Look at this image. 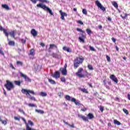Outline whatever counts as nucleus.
Returning <instances> with one entry per match:
<instances>
[{
  "mask_svg": "<svg viewBox=\"0 0 130 130\" xmlns=\"http://www.w3.org/2000/svg\"><path fill=\"white\" fill-rule=\"evenodd\" d=\"M57 95L58 96H59L60 98H61V96L63 95V92H58Z\"/></svg>",
  "mask_w": 130,
  "mask_h": 130,
  "instance_id": "obj_41",
  "label": "nucleus"
},
{
  "mask_svg": "<svg viewBox=\"0 0 130 130\" xmlns=\"http://www.w3.org/2000/svg\"><path fill=\"white\" fill-rule=\"evenodd\" d=\"M112 5L117 10H118V4H117V3L115 1L112 2Z\"/></svg>",
  "mask_w": 130,
  "mask_h": 130,
  "instance_id": "obj_17",
  "label": "nucleus"
},
{
  "mask_svg": "<svg viewBox=\"0 0 130 130\" xmlns=\"http://www.w3.org/2000/svg\"><path fill=\"white\" fill-rule=\"evenodd\" d=\"M16 64L17 66H20V67H23V62L21 61H16Z\"/></svg>",
  "mask_w": 130,
  "mask_h": 130,
  "instance_id": "obj_29",
  "label": "nucleus"
},
{
  "mask_svg": "<svg viewBox=\"0 0 130 130\" xmlns=\"http://www.w3.org/2000/svg\"><path fill=\"white\" fill-rule=\"evenodd\" d=\"M40 95L42 97H46V96H47V93H46V92H41L40 93Z\"/></svg>",
  "mask_w": 130,
  "mask_h": 130,
  "instance_id": "obj_32",
  "label": "nucleus"
},
{
  "mask_svg": "<svg viewBox=\"0 0 130 130\" xmlns=\"http://www.w3.org/2000/svg\"><path fill=\"white\" fill-rule=\"evenodd\" d=\"M36 112H38V113H40V114H43L44 113V111L41 110L36 109Z\"/></svg>",
  "mask_w": 130,
  "mask_h": 130,
  "instance_id": "obj_28",
  "label": "nucleus"
},
{
  "mask_svg": "<svg viewBox=\"0 0 130 130\" xmlns=\"http://www.w3.org/2000/svg\"><path fill=\"white\" fill-rule=\"evenodd\" d=\"M78 24H80V25H84V23L81 20H79L78 21Z\"/></svg>",
  "mask_w": 130,
  "mask_h": 130,
  "instance_id": "obj_55",
  "label": "nucleus"
},
{
  "mask_svg": "<svg viewBox=\"0 0 130 130\" xmlns=\"http://www.w3.org/2000/svg\"><path fill=\"white\" fill-rule=\"evenodd\" d=\"M9 34L10 35V36H11V37H13V38H15V34H16V31H12L8 34V35Z\"/></svg>",
  "mask_w": 130,
  "mask_h": 130,
  "instance_id": "obj_22",
  "label": "nucleus"
},
{
  "mask_svg": "<svg viewBox=\"0 0 130 130\" xmlns=\"http://www.w3.org/2000/svg\"><path fill=\"white\" fill-rule=\"evenodd\" d=\"M21 93H22V94H24L26 96H29V98L30 100H32L33 101H37L35 97L30 95V94H32V95H35V92H34V91L23 88L21 90Z\"/></svg>",
  "mask_w": 130,
  "mask_h": 130,
  "instance_id": "obj_1",
  "label": "nucleus"
},
{
  "mask_svg": "<svg viewBox=\"0 0 130 130\" xmlns=\"http://www.w3.org/2000/svg\"><path fill=\"white\" fill-rule=\"evenodd\" d=\"M80 90L83 93H85V94H89V91H88V90H87V89H86L85 88H80Z\"/></svg>",
  "mask_w": 130,
  "mask_h": 130,
  "instance_id": "obj_20",
  "label": "nucleus"
},
{
  "mask_svg": "<svg viewBox=\"0 0 130 130\" xmlns=\"http://www.w3.org/2000/svg\"><path fill=\"white\" fill-rule=\"evenodd\" d=\"M52 77H53V78H55L56 79H59V78H60V74L59 73V72L56 71L54 74L52 75Z\"/></svg>",
  "mask_w": 130,
  "mask_h": 130,
  "instance_id": "obj_13",
  "label": "nucleus"
},
{
  "mask_svg": "<svg viewBox=\"0 0 130 130\" xmlns=\"http://www.w3.org/2000/svg\"><path fill=\"white\" fill-rule=\"evenodd\" d=\"M99 28L100 30H101L102 29V25H99Z\"/></svg>",
  "mask_w": 130,
  "mask_h": 130,
  "instance_id": "obj_61",
  "label": "nucleus"
},
{
  "mask_svg": "<svg viewBox=\"0 0 130 130\" xmlns=\"http://www.w3.org/2000/svg\"><path fill=\"white\" fill-rule=\"evenodd\" d=\"M83 71V68H79L78 70V72L75 73V75L77 76V77H79V78H85V75L84 74H81Z\"/></svg>",
  "mask_w": 130,
  "mask_h": 130,
  "instance_id": "obj_6",
  "label": "nucleus"
},
{
  "mask_svg": "<svg viewBox=\"0 0 130 130\" xmlns=\"http://www.w3.org/2000/svg\"><path fill=\"white\" fill-rule=\"evenodd\" d=\"M63 50H64V51H67V50L68 49V47L64 46L62 48Z\"/></svg>",
  "mask_w": 130,
  "mask_h": 130,
  "instance_id": "obj_56",
  "label": "nucleus"
},
{
  "mask_svg": "<svg viewBox=\"0 0 130 130\" xmlns=\"http://www.w3.org/2000/svg\"><path fill=\"white\" fill-rule=\"evenodd\" d=\"M40 45L41 46H42V47H44V46H45V44L43 43H40Z\"/></svg>",
  "mask_w": 130,
  "mask_h": 130,
  "instance_id": "obj_57",
  "label": "nucleus"
},
{
  "mask_svg": "<svg viewBox=\"0 0 130 130\" xmlns=\"http://www.w3.org/2000/svg\"><path fill=\"white\" fill-rule=\"evenodd\" d=\"M103 83H104V86H106V80H103Z\"/></svg>",
  "mask_w": 130,
  "mask_h": 130,
  "instance_id": "obj_59",
  "label": "nucleus"
},
{
  "mask_svg": "<svg viewBox=\"0 0 130 130\" xmlns=\"http://www.w3.org/2000/svg\"><path fill=\"white\" fill-rule=\"evenodd\" d=\"M115 48H116V50H117V51H118V50H119V48H118V47H117V46H115Z\"/></svg>",
  "mask_w": 130,
  "mask_h": 130,
  "instance_id": "obj_60",
  "label": "nucleus"
},
{
  "mask_svg": "<svg viewBox=\"0 0 130 130\" xmlns=\"http://www.w3.org/2000/svg\"><path fill=\"white\" fill-rule=\"evenodd\" d=\"M127 97H128V100H130V94H128Z\"/></svg>",
  "mask_w": 130,
  "mask_h": 130,
  "instance_id": "obj_63",
  "label": "nucleus"
},
{
  "mask_svg": "<svg viewBox=\"0 0 130 130\" xmlns=\"http://www.w3.org/2000/svg\"><path fill=\"white\" fill-rule=\"evenodd\" d=\"M59 71L61 72V73L63 76H67V75L68 74V71L67 70V69L66 68H61L59 69Z\"/></svg>",
  "mask_w": 130,
  "mask_h": 130,
  "instance_id": "obj_10",
  "label": "nucleus"
},
{
  "mask_svg": "<svg viewBox=\"0 0 130 130\" xmlns=\"http://www.w3.org/2000/svg\"><path fill=\"white\" fill-rule=\"evenodd\" d=\"M78 117L81 118V119H82L83 121H87V122H88L89 119H94V115H93V114L91 113L88 114V115H87V118L84 115L80 114H78Z\"/></svg>",
  "mask_w": 130,
  "mask_h": 130,
  "instance_id": "obj_3",
  "label": "nucleus"
},
{
  "mask_svg": "<svg viewBox=\"0 0 130 130\" xmlns=\"http://www.w3.org/2000/svg\"><path fill=\"white\" fill-rule=\"evenodd\" d=\"M71 101L72 102H74L76 105H81V103H80V102H77V100H76V99L75 98H72L71 99Z\"/></svg>",
  "mask_w": 130,
  "mask_h": 130,
  "instance_id": "obj_18",
  "label": "nucleus"
},
{
  "mask_svg": "<svg viewBox=\"0 0 130 130\" xmlns=\"http://www.w3.org/2000/svg\"><path fill=\"white\" fill-rule=\"evenodd\" d=\"M114 124H117V125H121V123H120V122L116 119L114 120Z\"/></svg>",
  "mask_w": 130,
  "mask_h": 130,
  "instance_id": "obj_24",
  "label": "nucleus"
},
{
  "mask_svg": "<svg viewBox=\"0 0 130 130\" xmlns=\"http://www.w3.org/2000/svg\"><path fill=\"white\" fill-rule=\"evenodd\" d=\"M106 58H107V61H108L109 62H110V61H111V59H110V57H109V56L107 55Z\"/></svg>",
  "mask_w": 130,
  "mask_h": 130,
  "instance_id": "obj_46",
  "label": "nucleus"
},
{
  "mask_svg": "<svg viewBox=\"0 0 130 130\" xmlns=\"http://www.w3.org/2000/svg\"><path fill=\"white\" fill-rule=\"evenodd\" d=\"M111 40L113 41L114 43H115V42H116V39H115V38H112Z\"/></svg>",
  "mask_w": 130,
  "mask_h": 130,
  "instance_id": "obj_53",
  "label": "nucleus"
},
{
  "mask_svg": "<svg viewBox=\"0 0 130 130\" xmlns=\"http://www.w3.org/2000/svg\"><path fill=\"white\" fill-rule=\"evenodd\" d=\"M123 112H124V113L126 114V115H128V114H129L128 111L127 110H126V109H123Z\"/></svg>",
  "mask_w": 130,
  "mask_h": 130,
  "instance_id": "obj_36",
  "label": "nucleus"
},
{
  "mask_svg": "<svg viewBox=\"0 0 130 130\" xmlns=\"http://www.w3.org/2000/svg\"><path fill=\"white\" fill-rule=\"evenodd\" d=\"M30 2H31L32 4H36L37 2H38V0H30Z\"/></svg>",
  "mask_w": 130,
  "mask_h": 130,
  "instance_id": "obj_50",
  "label": "nucleus"
},
{
  "mask_svg": "<svg viewBox=\"0 0 130 130\" xmlns=\"http://www.w3.org/2000/svg\"><path fill=\"white\" fill-rule=\"evenodd\" d=\"M127 16H128V15L127 13H125L124 16H122V15H121V17L122 18L124 19H126L127 18Z\"/></svg>",
  "mask_w": 130,
  "mask_h": 130,
  "instance_id": "obj_42",
  "label": "nucleus"
},
{
  "mask_svg": "<svg viewBox=\"0 0 130 130\" xmlns=\"http://www.w3.org/2000/svg\"><path fill=\"white\" fill-rule=\"evenodd\" d=\"M110 79H111V80L113 81V82H115V83H116V84H117L118 83V80H117V78L114 75H111L110 76Z\"/></svg>",
  "mask_w": 130,
  "mask_h": 130,
  "instance_id": "obj_11",
  "label": "nucleus"
},
{
  "mask_svg": "<svg viewBox=\"0 0 130 130\" xmlns=\"http://www.w3.org/2000/svg\"><path fill=\"white\" fill-rule=\"evenodd\" d=\"M99 108H100V110L102 113H103L104 111V107L102 106H100V107H99Z\"/></svg>",
  "mask_w": 130,
  "mask_h": 130,
  "instance_id": "obj_39",
  "label": "nucleus"
},
{
  "mask_svg": "<svg viewBox=\"0 0 130 130\" xmlns=\"http://www.w3.org/2000/svg\"><path fill=\"white\" fill-rule=\"evenodd\" d=\"M9 45L10 46H14L15 45V42L12 41H9L8 43Z\"/></svg>",
  "mask_w": 130,
  "mask_h": 130,
  "instance_id": "obj_31",
  "label": "nucleus"
},
{
  "mask_svg": "<svg viewBox=\"0 0 130 130\" xmlns=\"http://www.w3.org/2000/svg\"><path fill=\"white\" fill-rule=\"evenodd\" d=\"M66 51H67V52H71L72 49H71V48H67Z\"/></svg>",
  "mask_w": 130,
  "mask_h": 130,
  "instance_id": "obj_52",
  "label": "nucleus"
},
{
  "mask_svg": "<svg viewBox=\"0 0 130 130\" xmlns=\"http://www.w3.org/2000/svg\"><path fill=\"white\" fill-rule=\"evenodd\" d=\"M87 85H88V86H89L90 88H93V86L92 85V84L88 83Z\"/></svg>",
  "mask_w": 130,
  "mask_h": 130,
  "instance_id": "obj_58",
  "label": "nucleus"
},
{
  "mask_svg": "<svg viewBox=\"0 0 130 130\" xmlns=\"http://www.w3.org/2000/svg\"><path fill=\"white\" fill-rule=\"evenodd\" d=\"M87 68L88 69H89L90 71H93V70H94V69L93 68V66H92V65L91 64H88L87 66Z\"/></svg>",
  "mask_w": 130,
  "mask_h": 130,
  "instance_id": "obj_38",
  "label": "nucleus"
},
{
  "mask_svg": "<svg viewBox=\"0 0 130 130\" xmlns=\"http://www.w3.org/2000/svg\"><path fill=\"white\" fill-rule=\"evenodd\" d=\"M0 121L3 123V124H4V125H7V121L6 120H2V118L0 117Z\"/></svg>",
  "mask_w": 130,
  "mask_h": 130,
  "instance_id": "obj_33",
  "label": "nucleus"
},
{
  "mask_svg": "<svg viewBox=\"0 0 130 130\" xmlns=\"http://www.w3.org/2000/svg\"><path fill=\"white\" fill-rule=\"evenodd\" d=\"M61 81H62L63 83H66V78L64 77H61L60 78Z\"/></svg>",
  "mask_w": 130,
  "mask_h": 130,
  "instance_id": "obj_47",
  "label": "nucleus"
},
{
  "mask_svg": "<svg viewBox=\"0 0 130 130\" xmlns=\"http://www.w3.org/2000/svg\"><path fill=\"white\" fill-rule=\"evenodd\" d=\"M56 48L57 49V46H56L55 44H50L49 45V49H53V48Z\"/></svg>",
  "mask_w": 130,
  "mask_h": 130,
  "instance_id": "obj_21",
  "label": "nucleus"
},
{
  "mask_svg": "<svg viewBox=\"0 0 130 130\" xmlns=\"http://www.w3.org/2000/svg\"><path fill=\"white\" fill-rule=\"evenodd\" d=\"M0 30L1 31H3L4 34H5V36H6L7 37H9V33H8V31L7 30V29H4V27L1 25H0Z\"/></svg>",
  "mask_w": 130,
  "mask_h": 130,
  "instance_id": "obj_15",
  "label": "nucleus"
},
{
  "mask_svg": "<svg viewBox=\"0 0 130 130\" xmlns=\"http://www.w3.org/2000/svg\"><path fill=\"white\" fill-rule=\"evenodd\" d=\"M22 82V81H14V83L15 84V85H16L17 86H19L20 87V86H21V83Z\"/></svg>",
  "mask_w": 130,
  "mask_h": 130,
  "instance_id": "obj_27",
  "label": "nucleus"
},
{
  "mask_svg": "<svg viewBox=\"0 0 130 130\" xmlns=\"http://www.w3.org/2000/svg\"><path fill=\"white\" fill-rule=\"evenodd\" d=\"M76 30H77V31H78L79 32H81V33H83V34L85 33V31H84V30H83L81 29H80L79 28H77L76 29Z\"/></svg>",
  "mask_w": 130,
  "mask_h": 130,
  "instance_id": "obj_43",
  "label": "nucleus"
},
{
  "mask_svg": "<svg viewBox=\"0 0 130 130\" xmlns=\"http://www.w3.org/2000/svg\"><path fill=\"white\" fill-rule=\"evenodd\" d=\"M85 38H86V36L84 35L83 34H81V37H79L78 39L80 42H82V43H85Z\"/></svg>",
  "mask_w": 130,
  "mask_h": 130,
  "instance_id": "obj_12",
  "label": "nucleus"
},
{
  "mask_svg": "<svg viewBox=\"0 0 130 130\" xmlns=\"http://www.w3.org/2000/svg\"><path fill=\"white\" fill-rule=\"evenodd\" d=\"M84 60L85 58H84L82 56L76 57L74 61V68L75 70H77V69L80 67V64L83 63Z\"/></svg>",
  "mask_w": 130,
  "mask_h": 130,
  "instance_id": "obj_2",
  "label": "nucleus"
},
{
  "mask_svg": "<svg viewBox=\"0 0 130 130\" xmlns=\"http://www.w3.org/2000/svg\"><path fill=\"white\" fill-rule=\"evenodd\" d=\"M37 8H41V9H43V10H44V11H47L49 13V14H51V16L53 15L52 11L50 9V8H48L45 5H43L42 3L37 4Z\"/></svg>",
  "mask_w": 130,
  "mask_h": 130,
  "instance_id": "obj_4",
  "label": "nucleus"
},
{
  "mask_svg": "<svg viewBox=\"0 0 130 130\" xmlns=\"http://www.w3.org/2000/svg\"><path fill=\"white\" fill-rule=\"evenodd\" d=\"M59 13L61 15L60 19H61V20H63V21H64V20H66L64 19V17H67L68 14L65 12H63L62 10H60Z\"/></svg>",
  "mask_w": 130,
  "mask_h": 130,
  "instance_id": "obj_9",
  "label": "nucleus"
},
{
  "mask_svg": "<svg viewBox=\"0 0 130 130\" xmlns=\"http://www.w3.org/2000/svg\"><path fill=\"white\" fill-rule=\"evenodd\" d=\"M63 122L65 123V124H67V125H69L70 127H72V128H75V124H74V123H72V124H71L68 123L64 120H63Z\"/></svg>",
  "mask_w": 130,
  "mask_h": 130,
  "instance_id": "obj_16",
  "label": "nucleus"
},
{
  "mask_svg": "<svg viewBox=\"0 0 130 130\" xmlns=\"http://www.w3.org/2000/svg\"><path fill=\"white\" fill-rule=\"evenodd\" d=\"M111 20H112V19H111V18H110V17H108V21H110L111 22Z\"/></svg>",
  "mask_w": 130,
  "mask_h": 130,
  "instance_id": "obj_64",
  "label": "nucleus"
},
{
  "mask_svg": "<svg viewBox=\"0 0 130 130\" xmlns=\"http://www.w3.org/2000/svg\"><path fill=\"white\" fill-rule=\"evenodd\" d=\"M52 56L53 57H54L55 58H56V57H57L58 55H57V54H56L55 53H53L52 54Z\"/></svg>",
  "mask_w": 130,
  "mask_h": 130,
  "instance_id": "obj_44",
  "label": "nucleus"
},
{
  "mask_svg": "<svg viewBox=\"0 0 130 130\" xmlns=\"http://www.w3.org/2000/svg\"><path fill=\"white\" fill-rule=\"evenodd\" d=\"M35 51L34 50V49H31L29 51V54L30 55H32V56H34V55L35 53H34Z\"/></svg>",
  "mask_w": 130,
  "mask_h": 130,
  "instance_id": "obj_25",
  "label": "nucleus"
},
{
  "mask_svg": "<svg viewBox=\"0 0 130 130\" xmlns=\"http://www.w3.org/2000/svg\"><path fill=\"white\" fill-rule=\"evenodd\" d=\"M22 117H17V116H15L14 117V119L15 120H18V121H20V118H21Z\"/></svg>",
  "mask_w": 130,
  "mask_h": 130,
  "instance_id": "obj_45",
  "label": "nucleus"
},
{
  "mask_svg": "<svg viewBox=\"0 0 130 130\" xmlns=\"http://www.w3.org/2000/svg\"><path fill=\"white\" fill-rule=\"evenodd\" d=\"M95 5H96V6H97L98 7V8H100V9H101V10H102V11H103V12H105V11H106V8H105V7L102 6V5L101 4V3H100L99 1H95Z\"/></svg>",
  "mask_w": 130,
  "mask_h": 130,
  "instance_id": "obj_8",
  "label": "nucleus"
},
{
  "mask_svg": "<svg viewBox=\"0 0 130 130\" xmlns=\"http://www.w3.org/2000/svg\"><path fill=\"white\" fill-rule=\"evenodd\" d=\"M10 67L11 68V69H12V70H16V68L15 67H14V65H13V63H10Z\"/></svg>",
  "mask_w": 130,
  "mask_h": 130,
  "instance_id": "obj_49",
  "label": "nucleus"
},
{
  "mask_svg": "<svg viewBox=\"0 0 130 130\" xmlns=\"http://www.w3.org/2000/svg\"><path fill=\"white\" fill-rule=\"evenodd\" d=\"M30 34L32 36H34V37H36V36H37L38 34V32H37V31H36V30H35V29L32 28L30 31Z\"/></svg>",
  "mask_w": 130,
  "mask_h": 130,
  "instance_id": "obj_14",
  "label": "nucleus"
},
{
  "mask_svg": "<svg viewBox=\"0 0 130 130\" xmlns=\"http://www.w3.org/2000/svg\"><path fill=\"white\" fill-rule=\"evenodd\" d=\"M4 86L8 91H11L15 88V85L10 80H6V84L4 85Z\"/></svg>",
  "mask_w": 130,
  "mask_h": 130,
  "instance_id": "obj_5",
  "label": "nucleus"
},
{
  "mask_svg": "<svg viewBox=\"0 0 130 130\" xmlns=\"http://www.w3.org/2000/svg\"><path fill=\"white\" fill-rule=\"evenodd\" d=\"M2 8H3V9H5V10H7V11L10 10V7L7 4L2 5Z\"/></svg>",
  "mask_w": 130,
  "mask_h": 130,
  "instance_id": "obj_19",
  "label": "nucleus"
},
{
  "mask_svg": "<svg viewBox=\"0 0 130 130\" xmlns=\"http://www.w3.org/2000/svg\"><path fill=\"white\" fill-rule=\"evenodd\" d=\"M65 99L67 100V101H72V99L71 98V96L69 95H66L65 96Z\"/></svg>",
  "mask_w": 130,
  "mask_h": 130,
  "instance_id": "obj_26",
  "label": "nucleus"
},
{
  "mask_svg": "<svg viewBox=\"0 0 130 130\" xmlns=\"http://www.w3.org/2000/svg\"><path fill=\"white\" fill-rule=\"evenodd\" d=\"M86 33H87L88 35H90V34H92V32L90 29L87 28L86 29Z\"/></svg>",
  "mask_w": 130,
  "mask_h": 130,
  "instance_id": "obj_35",
  "label": "nucleus"
},
{
  "mask_svg": "<svg viewBox=\"0 0 130 130\" xmlns=\"http://www.w3.org/2000/svg\"><path fill=\"white\" fill-rule=\"evenodd\" d=\"M48 82L49 83H50L52 85H56V82H55V81L51 79H48Z\"/></svg>",
  "mask_w": 130,
  "mask_h": 130,
  "instance_id": "obj_23",
  "label": "nucleus"
},
{
  "mask_svg": "<svg viewBox=\"0 0 130 130\" xmlns=\"http://www.w3.org/2000/svg\"><path fill=\"white\" fill-rule=\"evenodd\" d=\"M28 106H29V107H35L36 108H37V105L34 104L29 103L28 104Z\"/></svg>",
  "mask_w": 130,
  "mask_h": 130,
  "instance_id": "obj_30",
  "label": "nucleus"
},
{
  "mask_svg": "<svg viewBox=\"0 0 130 130\" xmlns=\"http://www.w3.org/2000/svg\"><path fill=\"white\" fill-rule=\"evenodd\" d=\"M108 126H112L111 123L109 122V123H108Z\"/></svg>",
  "mask_w": 130,
  "mask_h": 130,
  "instance_id": "obj_62",
  "label": "nucleus"
},
{
  "mask_svg": "<svg viewBox=\"0 0 130 130\" xmlns=\"http://www.w3.org/2000/svg\"><path fill=\"white\" fill-rule=\"evenodd\" d=\"M87 110V108H84L81 109V111H83V112H85Z\"/></svg>",
  "mask_w": 130,
  "mask_h": 130,
  "instance_id": "obj_54",
  "label": "nucleus"
},
{
  "mask_svg": "<svg viewBox=\"0 0 130 130\" xmlns=\"http://www.w3.org/2000/svg\"><path fill=\"white\" fill-rule=\"evenodd\" d=\"M39 2H40L41 3H45L46 4H49V1L47 0H38Z\"/></svg>",
  "mask_w": 130,
  "mask_h": 130,
  "instance_id": "obj_37",
  "label": "nucleus"
},
{
  "mask_svg": "<svg viewBox=\"0 0 130 130\" xmlns=\"http://www.w3.org/2000/svg\"><path fill=\"white\" fill-rule=\"evenodd\" d=\"M89 49L91 50V51H95V48L91 46H89Z\"/></svg>",
  "mask_w": 130,
  "mask_h": 130,
  "instance_id": "obj_48",
  "label": "nucleus"
},
{
  "mask_svg": "<svg viewBox=\"0 0 130 130\" xmlns=\"http://www.w3.org/2000/svg\"><path fill=\"white\" fill-rule=\"evenodd\" d=\"M82 13L83 14V15H88V12H87V9H84L82 10Z\"/></svg>",
  "mask_w": 130,
  "mask_h": 130,
  "instance_id": "obj_34",
  "label": "nucleus"
},
{
  "mask_svg": "<svg viewBox=\"0 0 130 130\" xmlns=\"http://www.w3.org/2000/svg\"><path fill=\"white\" fill-rule=\"evenodd\" d=\"M0 54H2V55H5V53H4V51H3L2 48H0Z\"/></svg>",
  "mask_w": 130,
  "mask_h": 130,
  "instance_id": "obj_51",
  "label": "nucleus"
},
{
  "mask_svg": "<svg viewBox=\"0 0 130 130\" xmlns=\"http://www.w3.org/2000/svg\"><path fill=\"white\" fill-rule=\"evenodd\" d=\"M18 111L20 112V113H22V114H25V111H24L23 109H19Z\"/></svg>",
  "mask_w": 130,
  "mask_h": 130,
  "instance_id": "obj_40",
  "label": "nucleus"
},
{
  "mask_svg": "<svg viewBox=\"0 0 130 130\" xmlns=\"http://www.w3.org/2000/svg\"><path fill=\"white\" fill-rule=\"evenodd\" d=\"M19 74L21 78H24V81H25V82H28L29 83H31V79L28 77V76L23 74L22 72H19Z\"/></svg>",
  "mask_w": 130,
  "mask_h": 130,
  "instance_id": "obj_7",
  "label": "nucleus"
}]
</instances>
